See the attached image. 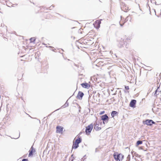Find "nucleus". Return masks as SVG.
<instances>
[{
	"mask_svg": "<svg viewBox=\"0 0 161 161\" xmlns=\"http://www.w3.org/2000/svg\"><path fill=\"white\" fill-rule=\"evenodd\" d=\"M114 157L116 160L121 161L123 158L124 156L122 154H116V153H115L114 154Z\"/></svg>",
	"mask_w": 161,
	"mask_h": 161,
	"instance_id": "nucleus-1",
	"label": "nucleus"
},
{
	"mask_svg": "<svg viewBox=\"0 0 161 161\" xmlns=\"http://www.w3.org/2000/svg\"><path fill=\"white\" fill-rule=\"evenodd\" d=\"M93 128V125L92 124H91L86 128V134H89L91 132Z\"/></svg>",
	"mask_w": 161,
	"mask_h": 161,
	"instance_id": "nucleus-2",
	"label": "nucleus"
},
{
	"mask_svg": "<svg viewBox=\"0 0 161 161\" xmlns=\"http://www.w3.org/2000/svg\"><path fill=\"white\" fill-rule=\"evenodd\" d=\"M155 122L152 120L147 119L145 121H143L144 124H146L148 125H151L152 124H154Z\"/></svg>",
	"mask_w": 161,
	"mask_h": 161,
	"instance_id": "nucleus-3",
	"label": "nucleus"
},
{
	"mask_svg": "<svg viewBox=\"0 0 161 161\" xmlns=\"http://www.w3.org/2000/svg\"><path fill=\"white\" fill-rule=\"evenodd\" d=\"M108 117L107 114H105L104 115H102L101 116L102 120L103 121H105L106 123H107L108 122Z\"/></svg>",
	"mask_w": 161,
	"mask_h": 161,
	"instance_id": "nucleus-4",
	"label": "nucleus"
},
{
	"mask_svg": "<svg viewBox=\"0 0 161 161\" xmlns=\"http://www.w3.org/2000/svg\"><path fill=\"white\" fill-rule=\"evenodd\" d=\"M84 93L81 92H79L77 96V98L79 99H81Z\"/></svg>",
	"mask_w": 161,
	"mask_h": 161,
	"instance_id": "nucleus-5",
	"label": "nucleus"
},
{
	"mask_svg": "<svg viewBox=\"0 0 161 161\" xmlns=\"http://www.w3.org/2000/svg\"><path fill=\"white\" fill-rule=\"evenodd\" d=\"M99 125L97 121L95 123L94 128L97 130H98L101 129V128L98 126Z\"/></svg>",
	"mask_w": 161,
	"mask_h": 161,
	"instance_id": "nucleus-6",
	"label": "nucleus"
},
{
	"mask_svg": "<svg viewBox=\"0 0 161 161\" xmlns=\"http://www.w3.org/2000/svg\"><path fill=\"white\" fill-rule=\"evenodd\" d=\"M35 152V149L32 147H31V148L29 151V156L30 157L32 155L33 153Z\"/></svg>",
	"mask_w": 161,
	"mask_h": 161,
	"instance_id": "nucleus-7",
	"label": "nucleus"
},
{
	"mask_svg": "<svg viewBox=\"0 0 161 161\" xmlns=\"http://www.w3.org/2000/svg\"><path fill=\"white\" fill-rule=\"evenodd\" d=\"M136 103V101L135 100H132L131 101L130 103V106L132 107H133L135 106Z\"/></svg>",
	"mask_w": 161,
	"mask_h": 161,
	"instance_id": "nucleus-8",
	"label": "nucleus"
},
{
	"mask_svg": "<svg viewBox=\"0 0 161 161\" xmlns=\"http://www.w3.org/2000/svg\"><path fill=\"white\" fill-rule=\"evenodd\" d=\"M56 128L57 132L59 133H60L63 130V128L60 126H57Z\"/></svg>",
	"mask_w": 161,
	"mask_h": 161,
	"instance_id": "nucleus-9",
	"label": "nucleus"
},
{
	"mask_svg": "<svg viewBox=\"0 0 161 161\" xmlns=\"http://www.w3.org/2000/svg\"><path fill=\"white\" fill-rule=\"evenodd\" d=\"M78 147H79V145L78 144L75 143L74 142H73V144L72 146V149H73V148L76 149Z\"/></svg>",
	"mask_w": 161,
	"mask_h": 161,
	"instance_id": "nucleus-10",
	"label": "nucleus"
},
{
	"mask_svg": "<svg viewBox=\"0 0 161 161\" xmlns=\"http://www.w3.org/2000/svg\"><path fill=\"white\" fill-rule=\"evenodd\" d=\"M81 86L82 87L85 88H87L88 87V84L87 83H83L81 84Z\"/></svg>",
	"mask_w": 161,
	"mask_h": 161,
	"instance_id": "nucleus-11",
	"label": "nucleus"
},
{
	"mask_svg": "<svg viewBox=\"0 0 161 161\" xmlns=\"http://www.w3.org/2000/svg\"><path fill=\"white\" fill-rule=\"evenodd\" d=\"M81 142V139L80 138H79L78 139L76 140L74 142L76 143L79 144Z\"/></svg>",
	"mask_w": 161,
	"mask_h": 161,
	"instance_id": "nucleus-12",
	"label": "nucleus"
},
{
	"mask_svg": "<svg viewBox=\"0 0 161 161\" xmlns=\"http://www.w3.org/2000/svg\"><path fill=\"white\" fill-rule=\"evenodd\" d=\"M117 112L116 111H113L111 113V115L112 117H114V116L117 114Z\"/></svg>",
	"mask_w": 161,
	"mask_h": 161,
	"instance_id": "nucleus-13",
	"label": "nucleus"
},
{
	"mask_svg": "<svg viewBox=\"0 0 161 161\" xmlns=\"http://www.w3.org/2000/svg\"><path fill=\"white\" fill-rule=\"evenodd\" d=\"M121 46H120V47H125L126 48H127L128 46L127 45V44H125V43H124V44H122L121 43L120 44Z\"/></svg>",
	"mask_w": 161,
	"mask_h": 161,
	"instance_id": "nucleus-14",
	"label": "nucleus"
},
{
	"mask_svg": "<svg viewBox=\"0 0 161 161\" xmlns=\"http://www.w3.org/2000/svg\"><path fill=\"white\" fill-rule=\"evenodd\" d=\"M142 143V141H138L136 142V146H137L141 144Z\"/></svg>",
	"mask_w": 161,
	"mask_h": 161,
	"instance_id": "nucleus-15",
	"label": "nucleus"
},
{
	"mask_svg": "<svg viewBox=\"0 0 161 161\" xmlns=\"http://www.w3.org/2000/svg\"><path fill=\"white\" fill-rule=\"evenodd\" d=\"M30 40L31 42H33L35 41V38L34 37H32V38H31L30 39Z\"/></svg>",
	"mask_w": 161,
	"mask_h": 161,
	"instance_id": "nucleus-16",
	"label": "nucleus"
},
{
	"mask_svg": "<svg viewBox=\"0 0 161 161\" xmlns=\"http://www.w3.org/2000/svg\"><path fill=\"white\" fill-rule=\"evenodd\" d=\"M68 103H67V102H66L65 104L63 105L64 108L65 107H66L67 106H68Z\"/></svg>",
	"mask_w": 161,
	"mask_h": 161,
	"instance_id": "nucleus-17",
	"label": "nucleus"
},
{
	"mask_svg": "<svg viewBox=\"0 0 161 161\" xmlns=\"http://www.w3.org/2000/svg\"><path fill=\"white\" fill-rule=\"evenodd\" d=\"M131 39V38L130 37H128L127 38L126 40L127 41H129Z\"/></svg>",
	"mask_w": 161,
	"mask_h": 161,
	"instance_id": "nucleus-18",
	"label": "nucleus"
},
{
	"mask_svg": "<svg viewBox=\"0 0 161 161\" xmlns=\"http://www.w3.org/2000/svg\"><path fill=\"white\" fill-rule=\"evenodd\" d=\"M104 113H105L104 111H103L101 112L99 114H104Z\"/></svg>",
	"mask_w": 161,
	"mask_h": 161,
	"instance_id": "nucleus-19",
	"label": "nucleus"
},
{
	"mask_svg": "<svg viewBox=\"0 0 161 161\" xmlns=\"http://www.w3.org/2000/svg\"><path fill=\"white\" fill-rule=\"evenodd\" d=\"M125 88L126 90L129 89V87L128 86H125Z\"/></svg>",
	"mask_w": 161,
	"mask_h": 161,
	"instance_id": "nucleus-20",
	"label": "nucleus"
},
{
	"mask_svg": "<svg viewBox=\"0 0 161 161\" xmlns=\"http://www.w3.org/2000/svg\"><path fill=\"white\" fill-rule=\"evenodd\" d=\"M130 155H129L127 157V158L129 160L130 159Z\"/></svg>",
	"mask_w": 161,
	"mask_h": 161,
	"instance_id": "nucleus-21",
	"label": "nucleus"
},
{
	"mask_svg": "<svg viewBox=\"0 0 161 161\" xmlns=\"http://www.w3.org/2000/svg\"><path fill=\"white\" fill-rule=\"evenodd\" d=\"M22 161H28V160L27 159H24L22 160Z\"/></svg>",
	"mask_w": 161,
	"mask_h": 161,
	"instance_id": "nucleus-22",
	"label": "nucleus"
},
{
	"mask_svg": "<svg viewBox=\"0 0 161 161\" xmlns=\"http://www.w3.org/2000/svg\"><path fill=\"white\" fill-rule=\"evenodd\" d=\"M105 123H106L105 121H103V124L104 125L105 124Z\"/></svg>",
	"mask_w": 161,
	"mask_h": 161,
	"instance_id": "nucleus-23",
	"label": "nucleus"
},
{
	"mask_svg": "<svg viewBox=\"0 0 161 161\" xmlns=\"http://www.w3.org/2000/svg\"><path fill=\"white\" fill-rule=\"evenodd\" d=\"M120 26H123V25H122V24H120Z\"/></svg>",
	"mask_w": 161,
	"mask_h": 161,
	"instance_id": "nucleus-24",
	"label": "nucleus"
},
{
	"mask_svg": "<svg viewBox=\"0 0 161 161\" xmlns=\"http://www.w3.org/2000/svg\"><path fill=\"white\" fill-rule=\"evenodd\" d=\"M157 92V90H156V91H155V94H156V93Z\"/></svg>",
	"mask_w": 161,
	"mask_h": 161,
	"instance_id": "nucleus-25",
	"label": "nucleus"
},
{
	"mask_svg": "<svg viewBox=\"0 0 161 161\" xmlns=\"http://www.w3.org/2000/svg\"><path fill=\"white\" fill-rule=\"evenodd\" d=\"M100 124V125L102 124V123H101Z\"/></svg>",
	"mask_w": 161,
	"mask_h": 161,
	"instance_id": "nucleus-26",
	"label": "nucleus"
},
{
	"mask_svg": "<svg viewBox=\"0 0 161 161\" xmlns=\"http://www.w3.org/2000/svg\"><path fill=\"white\" fill-rule=\"evenodd\" d=\"M100 23H101V22H100L99 23V24H100Z\"/></svg>",
	"mask_w": 161,
	"mask_h": 161,
	"instance_id": "nucleus-27",
	"label": "nucleus"
}]
</instances>
